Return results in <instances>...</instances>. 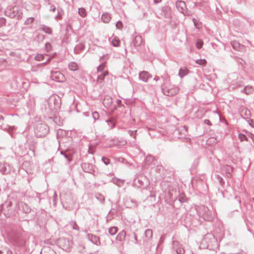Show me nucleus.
<instances>
[{
  "label": "nucleus",
  "instance_id": "obj_1",
  "mask_svg": "<svg viewBox=\"0 0 254 254\" xmlns=\"http://www.w3.org/2000/svg\"><path fill=\"white\" fill-rule=\"evenodd\" d=\"M49 128L45 123H37L36 125L34 132L38 137L45 136L49 132Z\"/></svg>",
  "mask_w": 254,
  "mask_h": 254
},
{
  "label": "nucleus",
  "instance_id": "obj_2",
  "mask_svg": "<svg viewBox=\"0 0 254 254\" xmlns=\"http://www.w3.org/2000/svg\"><path fill=\"white\" fill-rule=\"evenodd\" d=\"M5 13L6 16L11 18L17 16L18 18H21L22 14L20 8L18 6L7 7L5 11Z\"/></svg>",
  "mask_w": 254,
  "mask_h": 254
},
{
  "label": "nucleus",
  "instance_id": "obj_3",
  "mask_svg": "<svg viewBox=\"0 0 254 254\" xmlns=\"http://www.w3.org/2000/svg\"><path fill=\"white\" fill-rule=\"evenodd\" d=\"M198 215L204 220L210 221L212 219L211 212L208 207L201 205L196 208Z\"/></svg>",
  "mask_w": 254,
  "mask_h": 254
},
{
  "label": "nucleus",
  "instance_id": "obj_4",
  "mask_svg": "<svg viewBox=\"0 0 254 254\" xmlns=\"http://www.w3.org/2000/svg\"><path fill=\"white\" fill-rule=\"evenodd\" d=\"M57 243L60 247L66 251H69L72 246V242L64 237L59 238L57 241Z\"/></svg>",
  "mask_w": 254,
  "mask_h": 254
},
{
  "label": "nucleus",
  "instance_id": "obj_5",
  "mask_svg": "<svg viewBox=\"0 0 254 254\" xmlns=\"http://www.w3.org/2000/svg\"><path fill=\"white\" fill-rule=\"evenodd\" d=\"M51 78L57 82H64L65 78L64 76L60 71H51Z\"/></svg>",
  "mask_w": 254,
  "mask_h": 254
},
{
  "label": "nucleus",
  "instance_id": "obj_6",
  "mask_svg": "<svg viewBox=\"0 0 254 254\" xmlns=\"http://www.w3.org/2000/svg\"><path fill=\"white\" fill-rule=\"evenodd\" d=\"M162 90L163 94L167 96H173L176 95L179 92L177 88L168 89L163 87Z\"/></svg>",
  "mask_w": 254,
  "mask_h": 254
},
{
  "label": "nucleus",
  "instance_id": "obj_7",
  "mask_svg": "<svg viewBox=\"0 0 254 254\" xmlns=\"http://www.w3.org/2000/svg\"><path fill=\"white\" fill-rule=\"evenodd\" d=\"M87 238L89 241L91 242L97 246L100 245L101 242L98 237L91 234H88L87 235Z\"/></svg>",
  "mask_w": 254,
  "mask_h": 254
},
{
  "label": "nucleus",
  "instance_id": "obj_8",
  "mask_svg": "<svg viewBox=\"0 0 254 254\" xmlns=\"http://www.w3.org/2000/svg\"><path fill=\"white\" fill-rule=\"evenodd\" d=\"M176 6L179 11H180L182 13H184L186 10V5L185 2L184 1H177L176 3Z\"/></svg>",
  "mask_w": 254,
  "mask_h": 254
},
{
  "label": "nucleus",
  "instance_id": "obj_9",
  "mask_svg": "<svg viewBox=\"0 0 254 254\" xmlns=\"http://www.w3.org/2000/svg\"><path fill=\"white\" fill-rule=\"evenodd\" d=\"M153 235V232L151 229H147L144 232V237H143V240L144 242H147L149 241Z\"/></svg>",
  "mask_w": 254,
  "mask_h": 254
},
{
  "label": "nucleus",
  "instance_id": "obj_10",
  "mask_svg": "<svg viewBox=\"0 0 254 254\" xmlns=\"http://www.w3.org/2000/svg\"><path fill=\"white\" fill-rule=\"evenodd\" d=\"M19 208L25 213H28L31 211L30 207L26 203L23 202L19 203Z\"/></svg>",
  "mask_w": 254,
  "mask_h": 254
},
{
  "label": "nucleus",
  "instance_id": "obj_11",
  "mask_svg": "<svg viewBox=\"0 0 254 254\" xmlns=\"http://www.w3.org/2000/svg\"><path fill=\"white\" fill-rule=\"evenodd\" d=\"M139 78L144 82H147L149 78V73L146 71H142L139 74Z\"/></svg>",
  "mask_w": 254,
  "mask_h": 254
},
{
  "label": "nucleus",
  "instance_id": "obj_12",
  "mask_svg": "<svg viewBox=\"0 0 254 254\" xmlns=\"http://www.w3.org/2000/svg\"><path fill=\"white\" fill-rule=\"evenodd\" d=\"M126 236V233L124 230L120 232L116 237V240L120 242H123L125 240Z\"/></svg>",
  "mask_w": 254,
  "mask_h": 254
},
{
  "label": "nucleus",
  "instance_id": "obj_13",
  "mask_svg": "<svg viewBox=\"0 0 254 254\" xmlns=\"http://www.w3.org/2000/svg\"><path fill=\"white\" fill-rule=\"evenodd\" d=\"M108 74V71L107 70H105L103 72L101 73L100 75H99L97 77V81L98 83H101L106 76Z\"/></svg>",
  "mask_w": 254,
  "mask_h": 254
},
{
  "label": "nucleus",
  "instance_id": "obj_14",
  "mask_svg": "<svg viewBox=\"0 0 254 254\" xmlns=\"http://www.w3.org/2000/svg\"><path fill=\"white\" fill-rule=\"evenodd\" d=\"M142 42V39L140 36H136L134 39L133 44L135 46H139Z\"/></svg>",
  "mask_w": 254,
  "mask_h": 254
},
{
  "label": "nucleus",
  "instance_id": "obj_15",
  "mask_svg": "<svg viewBox=\"0 0 254 254\" xmlns=\"http://www.w3.org/2000/svg\"><path fill=\"white\" fill-rule=\"evenodd\" d=\"M111 19L110 15L108 13H103L102 15V19L105 23H108Z\"/></svg>",
  "mask_w": 254,
  "mask_h": 254
},
{
  "label": "nucleus",
  "instance_id": "obj_16",
  "mask_svg": "<svg viewBox=\"0 0 254 254\" xmlns=\"http://www.w3.org/2000/svg\"><path fill=\"white\" fill-rule=\"evenodd\" d=\"M188 73V70L187 68H181L179 72V75L180 77L182 78L184 76L186 75Z\"/></svg>",
  "mask_w": 254,
  "mask_h": 254
},
{
  "label": "nucleus",
  "instance_id": "obj_17",
  "mask_svg": "<svg viewBox=\"0 0 254 254\" xmlns=\"http://www.w3.org/2000/svg\"><path fill=\"white\" fill-rule=\"evenodd\" d=\"M77 64L74 62H71L68 64L69 69L72 71L76 70L77 69Z\"/></svg>",
  "mask_w": 254,
  "mask_h": 254
},
{
  "label": "nucleus",
  "instance_id": "obj_18",
  "mask_svg": "<svg viewBox=\"0 0 254 254\" xmlns=\"http://www.w3.org/2000/svg\"><path fill=\"white\" fill-rule=\"evenodd\" d=\"M78 14L82 17H85L87 15L85 9L82 7L78 9Z\"/></svg>",
  "mask_w": 254,
  "mask_h": 254
},
{
  "label": "nucleus",
  "instance_id": "obj_19",
  "mask_svg": "<svg viewBox=\"0 0 254 254\" xmlns=\"http://www.w3.org/2000/svg\"><path fill=\"white\" fill-rule=\"evenodd\" d=\"M108 231L111 235L114 236L117 233L118 228L116 227H112L109 229Z\"/></svg>",
  "mask_w": 254,
  "mask_h": 254
},
{
  "label": "nucleus",
  "instance_id": "obj_20",
  "mask_svg": "<svg viewBox=\"0 0 254 254\" xmlns=\"http://www.w3.org/2000/svg\"><path fill=\"white\" fill-rule=\"evenodd\" d=\"M254 89L251 86H246L243 90V91L245 92L246 94H248L253 92Z\"/></svg>",
  "mask_w": 254,
  "mask_h": 254
},
{
  "label": "nucleus",
  "instance_id": "obj_21",
  "mask_svg": "<svg viewBox=\"0 0 254 254\" xmlns=\"http://www.w3.org/2000/svg\"><path fill=\"white\" fill-rule=\"evenodd\" d=\"M107 123L110 128H113L115 126V122L113 119L107 120Z\"/></svg>",
  "mask_w": 254,
  "mask_h": 254
},
{
  "label": "nucleus",
  "instance_id": "obj_22",
  "mask_svg": "<svg viewBox=\"0 0 254 254\" xmlns=\"http://www.w3.org/2000/svg\"><path fill=\"white\" fill-rule=\"evenodd\" d=\"M195 63L201 65H205L207 63L205 59H199L195 61Z\"/></svg>",
  "mask_w": 254,
  "mask_h": 254
},
{
  "label": "nucleus",
  "instance_id": "obj_23",
  "mask_svg": "<svg viewBox=\"0 0 254 254\" xmlns=\"http://www.w3.org/2000/svg\"><path fill=\"white\" fill-rule=\"evenodd\" d=\"M120 40L117 37L114 38L112 42V45L114 47L118 46L120 43Z\"/></svg>",
  "mask_w": 254,
  "mask_h": 254
},
{
  "label": "nucleus",
  "instance_id": "obj_24",
  "mask_svg": "<svg viewBox=\"0 0 254 254\" xmlns=\"http://www.w3.org/2000/svg\"><path fill=\"white\" fill-rule=\"evenodd\" d=\"M105 65L104 63L100 64L97 67L98 72H103L104 71V69L105 68Z\"/></svg>",
  "mask_w": 254,
  "mask_h": 254
},
{
  "label": "nucleus",
  "instance_id": "obj_25",
  "mask_svg": "<svg viewBox=\"0 0 254 254\" xmlns=\"http://www.w3.org/2000/svg\"><path fill=\"white\" fill-rule=\"evenodd\" d=\"M34 20V17H29L25 20V24L26 25L31 24L33 22Z\"/></svg>",
  "mask_w": 254,
  "mask_h": 254
},
{
  "label": "nucleus",
  "instance_id": "obj_26",
  "mask_svg": "<svg viewBox=\"0 0 254 254\" xmlns=\"http://www.w3.org/2000/svg\"><path fill=\"white\" fill-rule=\"evenodd\" d=\"M225 169L227 172V176L230 177V172L232 170V168L230 166H226L225 167Z\"/></svg>",
  "mask_w": 254,
  "mask_h": 254
},
{
  "label": "nucleus",
  "instance_id": "obj_27",
  "mask_svg": "<svg viewBox=\"0 0 254 254\" xmlns=\"http://www.w3.org/2000/svg\"><path fill=\"white\" fill-rule=\"evenodd\" d=\"M176 252L178 254H184L185 253V250L183 248L179 247L176 249Z\"/></svg>",
  "mask_w": 254,
  "mask_h": 254
},
{
  "label": "nucleus",
  "instance_id": "obj_28",
  "mask_svg": "<svg viewBox=\"0 0 254 254\" xmlns=\"http://www.w3.org/2000/svg\"><path fill=\"white\" fill-rule=\"evenodd\" d=\"M239 138L241 140V141H244V140H247L248 138L247 137L243 134L240 133L239 134Z\"/></svg>",
  "mask_w": 254,
  "mask_h": 254
},
{
  "label": "nucleus",
  "instance_id": "obj_29",
  "mask_svg": "<svg viewBox=\"0 0 254 254\" xmlns=\"http://www.w3.org/2000/svg\"><path fill=\"white\" fill-rule=\"evenodd\" d=\"M102 160L104 162V163L106 165H109L110 163V159L106 157H103L102 158Z\"/></svg>",
  "mask_w": 254,
  "mask_h": 254
},
{
  "label": "nucleus",
  "instance_id": "obj_30",
  "mask_svg": "<svg viewBox=\"0 0 254 254\" xmlns=\"http://www.w3.org/2000/svg\"><path fill=\"white\" fill-rule=\"evenodd\" d=\"M44 56L41 54H38L35 57V59L37 61H41L44 59Z\"/></svg>",
  "mask_w": 254,
  "mask_h": 254
},
{
  "label": "nucleus",
  "instance_id": "obj_31",
  "mask_svg": "<svg viewBox=\"0 0 254 254\" xmlns=\"http://www.w3.org/2000/svg\"><path fill=\"white\" fill-rule=\"evenodd\" d=\"M92 117L94 120H98L99 118V114L97 112H94L92 113Z\"/></svg>",
  "mask_w": 254,
  "mask_h": 254
},
{
  "label": "nucleus",
  "instance_id": "obj_32",
  "mask_svg": "<svg viewBox=\"0 0 254 254\" xmlns=\"http://www.w3.org/2000/svg\"><path fill=\"white\" fill-rule=\"evenodd\" d=\"M71 225L72 226V228L74 230H79V227L76 224L75 222H71Z\"/></svg>",
  "mask_w": 254,
  "mask_h": 254
},
{
  "label": "nucleus",
  "instance_id": "obj_33",
  "mask_svg": "<svg viewBox=\"0 0 254 254\" xmlns=\"http://www.w3.org/2000/svg\"><path fill=\"white\" fill-rule=\"evenodd\" d=\"M232 45L234 49H235L236 50H239L238 47L240 46V44L239 43L235 42H233L232 43Z\"/></svg>",
  "mask_w": 254,
  "mask_h": 254
},
{
  "label": "nucleus",
  "instance_id": "obj_34",
  "mask_svg": "<svg viewBox=\"0 0 254 254\" xmlns=\"http://www.w3.org/2000/svg\"><path fill=\"white\" fill-rule=\"evenodd\" d=\"M203 45V42L200 40H198L196 43V47L198 49H200Z\"/></svg>",
  "mask_w": 254,
  "mask_h": 254
},
{
  "label": "nucleus",
  "instance_id": "obj_35",
  "mask_svg": "<svg viewBox=\"0 0 254 254\" xmlns=\"http://www.w3.org/2000/svg\"><path fill=\"white\" fill-rule=\"evenodd\" d=\"M42 254H57L53 250L49 249L48 251L44 252Z\"/></svg>",
  "mask_w": 254,
  "mask_h": 254
},
{
  "label": "nucleus",
  "instance_id": "obj_36",
  "mask_svg": "<svg viewBox=\"0 0 254 254\" xmlns=\"http://www.w3.org/2000/svg\"><path fill=\"white\" fill-rule=\"evenodd\" d=\"M116 26L117 29H121L123 27V24L121 21H119L116 23Z\"/></svg>",
  "mask_w": 254,
  "mask_h": 254
},
{
  "label": "nucleus",
  "instance_id": "obj_37",
  "mask_svg": "<svg viewBox=\"0 0 254 254\" xmlns=\"http://www.w3.org/2000/svg\"><path fill=\"white\" fill-rule=\"evenodd\" d=\"M43 30L46 33H48V34H50L51 33V29L49 28V27H43Z\"/></svg>",
  "mask_w": 254,
  "mask_h": 254
},
{
  "label": "nucleus",
  "instance_id": "obj_38",
  "mask_svg": "<svg viewBox=\"0 0 254 254\" xmlns=\"http://www.w3.org/2000/svg\"><path fill=\"white\" fill-rule=\"evenodd\" d=\"M4 168V165H0V171L3 173H6V170Z\"/></svg>",
  "mask_w": 254,
  "mask_h": 254
},
{
  "label": "nucleus",
  "instance_id": "obj_39",
  "mask_svg": "<svg viewBox=\"0 0 254 254\" xmlns=\"http://www.w3.org/2000/svg\"><path fill=\"white\" fill-rule=\"evenodd\" d=\"M173 191L174 190H173V188H172V189L170 188L169 190V195H170V197L172 199H174V197H173V193L171 192V191Z\"/></svg>",
  "mask_w": 254,
  "mask_h": 254
},
{
  "label": "nucleus",
  "instance_id": "obj_40",
  "mask_svg": "<svg viewBox=\"0 0 254 254\" xmlns=\"http://www.w3.org/2000/svg\"><path fill=\"white\" fill-rule=\"evenodd\" d=\"M181 130L182 131L184 132V134L185 135V133L187 132V131H188V127L186 126H184L182 127V128L181 129Z\"/></svg>",
  "mask_w": 254,
  "mask_h": 254
},
{
  "label": "nucleus",
  "instance_id": "obj_41",
  "mask_svg": "<svg viewBox=\"0 0 254 254\" xmlns=\"http://www.w3.org/2000/svg\"><path fill=\"white\" fill-rule=\"evenodd\" d=\"M204 123L205 124H207L209 126H211V124L210 122V121L209 120H207V119H205L204 121Z\"/></svg>",
  "mask_w": 254,
  "mask_h": 254
},
{
  "label": "nucleus",
  "instance_id": "obj_42",
  "mask_svg": "<svg viewBox=\"0 0 254 254\" xmlns=\"http://www.w3.org/2000/svg\"><path fill=\"white\" fill-rule=\"evenodd\" d=\"M56 9V8L54 5H51L50 8V10L52 11H55Z\"/></svg>",
  "mask_w": 254,
  "mask_h": 254
},
{
  "label": "nucleus",
  "instance_id": "obj_43",
  "mask_svg": "<svg viewBox=\"0 0 254 254\" xmlns=\"http://www.w3.org/2000/svg\"><path fill=\"white\" fill-rule=\"evenodd\" d=\"M45 46L48 51L49 49H50L51 48L50 44L48 43L45 44Z\"/></svg>",
  "mask_w": 254,
  "mask_h": 254
},
{
  "label": "nucleus",
  "instance_id": "obj_44",
  "mask_svg": "<svg viewBox=\"0 0 254 254\" xmlns=\"http://www.w3.org/2000/svg\"><path fill=\"white\" fill-rule=\"evenodd\" d=\"M250 137H251V138L252 139L253 143H254V135L251 133L250 135L249 136Z\"/></svg>",
  "mask_w": 254,
  "mask_h": 254
},
{
  "label": "nucleus",
  "instance_id": "obj_45",
  "mask_svg": "<svg viewBox=\"0 0 254 254\" xmlns=\"http://www.w3.org/2000/svg\"><path fill=\"white\" fill-rule=\"evenodd\" d=\"M154 1V3L155 4H157V3H159L160 2H161V1H162V0H153Z\"/></svg>",
  "mask_w": 254,
  "mask_h": 254
},
{
  "label": "nucleus",
  "instance_id": "obj_46",
  "mask_svg": "<svg viewBox=\"0 0 254 254\" xmlns=\"http://www.w3.org/2000/svg\"><path fill=\"white\" fill-rule=\"evenodd\" d=\"M152 159H153V157L151 156H149L147 157V158H146V161H148V160L150 161Z\"/></svg>",
  "mask_w": 254,
  "mask_h": 254
},
{
  "label": "nucleus",
  "instance_id": "obj_47",
  "mask_svg": "<svg viewBox=\"0 0 254 254\" xmlns=\"http://www.w3.org/2000/svg\"><path fill=\"white\" fill-rule=\"evenodd\" d=\"M130 134L131 136H133V137L135 138V136L134 135V133L136 132V130L135 131H129Z\"/></svg>",
  "mask_w": 254,
  "mask_h": 254
},
{
  "label": "nucleus",
  "instance_id": "obj_48",
  "mask_svg": "<svg viewBox=\"0 0 254 254\" xmlns=\"http://www.w3.org/2000/svg\"><path fill=\"white\" fill-rule=\"evenodd\" d=\"M134 239L136 241H137V236L134 233Z\"/></svg>",
  "mask_w": 254,
  "mask_h": 254
},
{
  "label": "nucleus",
  "instance_id": "obj_49",
  "mask_svg": "<svg viewBox=\"0 0 254 254\" xmlns=\"http://www.w3.org/2000/svg\"><path fill=\"white\" fill-rule=\"evenodd\" d=\"M64 157L65 158H66L68 161H69V159H68V157H67V155H66V154H64Z\"/></svg>",
  "mask_w": 254,
  "mask_h": 254
},
{
  "label": "nucleus",
  "instance_id": "obj_50",
  "mask_svg": "<svg viewBox=\"0 0 254 254\" xmlns=\"http://www.w3.org/2000/svg\"><path fill=\"white\" fill-rule=\"evenodd\" d=\"M60 132H62V130H59L57 132V135L59 136V133Z\"/></svg>",
  "mask_w": 254,
  "mask_h": 254
},
{
  "label": "nucleus",
  "instance_id": "obj_51",
  "mask_svg": "<svg viewBox=\"0 0 254 254\" xmlns=\"http://www.w3.org/2000/svg\"><path fill=\"white\" fill-rule=\"evenodd\" d=\"M3 120V117L2 116L0 115V122Z\"/></svg>",
  "mask_w": 254,
  "mask_h": 254
},
{
  "label": "nucleus",
  "instance_id": "obj_52",
  "mask_svg": "<svg viewBox=\"0 0 254 254\" xmlns=\"http://www.w3.org/2000/svg\"><path fill=\"white\" fill-rule=\"evenodd\" d=\"M49 60H50V59H49L48 60V61H47V62H45V63H43V64H43V65L45 64H46V63H47L49 61Z\"/></svg>",
  "mask_w": 254,
  "mask_h": 254
},
{
  "label": "nucleus",
  "instance_id": "obj_53",
  "mask_svg": "<svg viewBox=\"0 0 254 254\" xmlns=\"http://www.w3.org/2000/svg\"><path fill=\"white\" fill-rule=\"evenodd\" d=\"M247 112H248V113H246L245 114H246V115L249 116V114H250V112H249V111H248Z\"/></svg>",
  "mask_w": 254,
  "mask_h": 254
},
{
  "label": "nucleus",
  "instance_id": "obj_54",
  "mask_svg": "<svg viewBox=\"0 0 254 254\" xmlns=\"http://www.w3.org/2000/svg\"><path fill=\"white\" fill-rule=\"evenodd\" d=\"M159 78L155 77L154 78V80L157 81L158 80Z\"/></svg>",
  "mask_w": 254,
  "mask_h": 254
},
{
  "label": "nucleus",
  "instance_id": "obj_55",
  "mask_svg": "<svg viewBox=\"0 0 254 254\" xmlns=\"http://www.w3.org/2000/svg\"><path fill=\"white\" fill-rule=\"evenodd\" d=\"M60 16L59 15H57L56 16V18H59Z\"/></svg>",
  "mask_w": 254,
  "mask_h": 254
},
{
  "label": "nucleus",
  "instance_id": "obj_56",
  "mask_svg": "<svg viewBox=\"0 0 254 254\" xmlns=\"http://www.w3.org/2000/svg\"><path fill=\"white\" fill-rule=\"evenodd\" d=\"M216 116L220 119V116L218 114H216Z\"/></svg>",
  "mask_w": 254,
  "mask_h": 254
},
{
  "label": "nucleus",
  "instance_id": "obj_57",
  "mask_svg": "<svg viewBox=\"0 0 254 254\" xmlns=\"http://www.w3.org/2000/svg\"><path fill=\"white\" fill-rule=\"evenodd\" d=\"M61 154L62 155H63L64 154V153L63 151H61Z\"/></svg>",
  "mask_w": 254,
  "mask_h": 254
},
{
  "label": "nucleus",
  "instance_id": "obj_58",
  "mask_svg": "<svg viewBox=\"0 0 254 254\" xmlns=\"http://www.w3.org/2000/svg\"><path fill=\"white\" fill-rule=\"evenodd\" d=\"M106 99H104L103 101V104H104L105 103Z\"/></svg>",
  "mask_w": 254,
  "mask_h": 254
},
{
  "label": "nucleus",
  "instance_id": "obj_59",
  "mask_svg": "<svg viewBox=\"0 0 254 254\" xmlns=\"http://www.w3.org/2000/svg\"><path fill=\"white\" fill-rule=\"evenodd\" d=\"M2 254V252L0 250V254Z\"/></svg>",
  "mask_w": 254,
  "mask_h": 254
},
{
  "label": "nucleus",
  "instance_id": "obj_60",
  "mask_svg": "<svg viewBox=\"0 0 254 254\" xmlns=\"http://www.w3.org/2000/svg\"><path fill=\"white\" fill-rule=\"evenodd\" d=\"M58 13L59 14H60V11H59V9H58Z\"/></svg>",
  "mask_w": 254,
  "mask_h": 254
},
{
  "label": "nucleus",
  "instance_id": "obj_61",
  "mask_svg": "<svg viewBox=\"0 0 254 254\" xmlns=\"http://www.w3.org/2000/svg\"><path fill=\"white\" fill-rule=\"evenodd\" d=\"M118 103H120V102H121V101L120 100H118Z\"/></svg>",
  "mask_w": 254,
  "mask_h": 254
},
{
  "label": "nucleus",
  "instance_id": "obj_62",
  "mask_svg": "<svg viewBox=\"0 0 254 254\" xmlns=\"http://www.w3.org/2000/svg\"><path fill=\"white\" fill-rule=\"evenodd\" d=\"M180 201H184L183 200H181V199H180Z\"/></svg>",
  "mask_w": 254,
  "mask_h": 254
}]
</instances>
